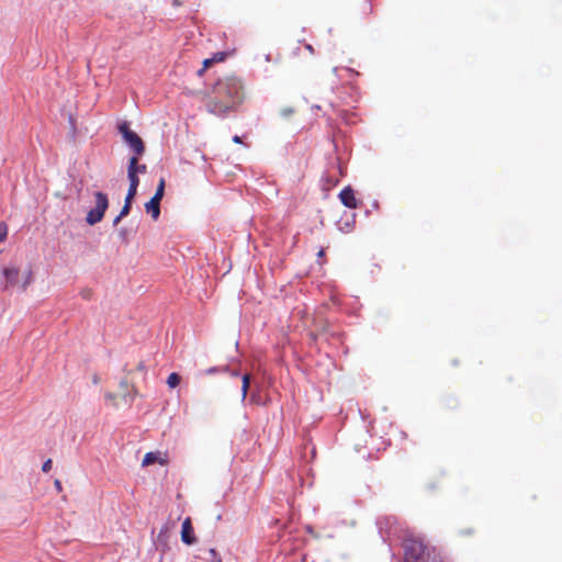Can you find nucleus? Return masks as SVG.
<instances>
[{
  "label": "nucleus",
  "mask_w": 562,
  "mask_h": 562,
  "mask_svg": "<svg viewBox=\"0 0 562 562\" xmlns=\"http://www.w3.org/2000/svg\"><path fill=\"white\" fill-rule=\"evenodd\" d=\"M133 393H134V395L137 394V390L135 387L133 389Z\"/></svg>",
  "instance_id": "473e14b6"
},
{
  "label": "nucleus",
  "mask_w": 562,
  "mask_h": 562,
  "mask_svg": "<svg viewBox=\"0 0 562 562\" xmlns=\"http://www.w3.org/2000/svg\"><path fill=\"white\" fill-rule=\"evenodd\" d=\"M233 142L236 143V144H240L241 143V138L238 135H235L233 137Z\"/></svg>",
  "instance_id": "bb28decb"
},
{
  "label": "nucleus",
  "mask_w": 562,
  "mask_h": 562,
  "mask_svg": "<svg viewBox=\"0 0 562 562\" xmlns=\"http://www.w3.org/2000/svg\"><path fill=\"white\" fill-rule=\"evenodd\" d=\"M211 67V58H205L203 60V67L198 70V76H202L206 69Z\"/></svg>",
  "instance_id": "dca6fc26"
},
{
  "label": "nucleus",
  "mask_w": 562,
  "mask_h": 562,
  "mask_svg": "<svg viewBox=\"0 0 562 562\" xmlns=\"http://www.w3.org/2000/svg\"><path fill=\"white\" fill-rule=\"evenodd\" d=\"M249 384H250V375L249 374H244L243 375V384H241V395H243V398H245L246 395H247V392L249 390Z\"/></svg>",
  "instance_id": "2eb2a0df"
},
{
  "label": "nucleus",
  "mask_w": 562,
  "mask_h": 562,
  "mask_svg": "<svg viewBox=\"0 0 562 562\" xmlns=\"http://www.w3.org/2000/svg\"><path fill=\"white\" fill-rule=\"evenodd\" d=\"M234 53H235V48H231L225 52L213 53V64L225 61L226 58L232 56Z\"/></svg>",
  "instance_id": "f8f14e48"
},
{
  "label": "nucleus",
  "mask_w": 562,
  "mask_h": 562,
  "mask_svg": "<svg viewBox=\"0 0 562 562\" xmlns=\"http://www.w3.org/2000/svg\"><path fill=\"white\" fill-rule=\"evenodd\" d=\"M123 218V216H121L120 214L113 220V226H116L121 220Z\"/></svg>",
  "instance_id": "a878e982"
},
{
  "label": "nucleus",
  "mask_w": 562,
  "mask_h": 562,
  "mask_svg": "<svg viewBox=\"0 0 562 562\" xmlns=\"http://www.w3.org/2000/svg\"><path fill=\"white\" fill-rule=\"evenodd\" d=\"M346 226H347V229H345V228H342V227H341V231H344V232H350V229H351V225H350L349 223H346Z\"/></svg>",
  "instance_id": "c85d7f7f"
},
{
  "label": "nucleus",
  "mask_w": 562,
  "mask_h": 562,
  "mask_svg": "<svg viewBox=\"0 0 562 562\" xmlns=\"http://www.w3.org/2000/svg\"><path fill=\"white\" fill-rule=\"evenodd\" d=\"M324 255H325V250H324L323 248H322V249H319V251H318L317 256H318L319 258H322V257H324Z\"/></svg>",
  "instance_id": "c756f323"
},
{
  "label": "nucleus",
  "mask_w": 562,
  "mask_h": 562,
  "mask_svg": "<svg viewBox=\"0 0 562 562\" xmlns=\"http://www.w3.org/2000/svg\"><path fill=\"white\" fill-rule=\"evenodd\" d=\"M339 199L341 203L349 209L358 207V200L351 187L344 188L339 193Z\"/></svg>",
  "instance_id": "423d86ee"
},
{
  "label": "nucleus",
  "mask_w": 562,
  "mask_h": 562,
  "mask_svg": "<svg viewBox=\"0 0 562 562\" xmlns=\"http://www.w3.org/2000/svg\"><path fill=\"white\" fill-rule=\"evenodd\" d=\"M80 295L83 300H91L92 297V290L91 289H82L81 292H80Z\"/></svg>",
  "instance_id": "f3484780"
},
{
  "label": "nucleus",
  "mask_w": 562,
  "mask_h": 562,
  "mask_svg": "<svg viewBox=\"0 0 562 562\" xmlns=\"http://www.w3.org/2000/svg\"><path fill=\"white\" fill-rule=\"evenodd\" d=\"M125 233H126V231L123 228V229H121L120 235H121V236H124V235H125Z\"/></svg>",
  "instance_id": "2f4dec72"
},
{
  "label": "nucleus",
  "mask_w": 562,
  "mask_h": 562,
  "mask_svg": "<svg viewBox=\"0 0 562 562\" xmlns=\"http://www.w3.org/2000/svg\"><path fill=\"white\" fill-rule=\"evenodd\" d=\"M180 382H181V376L177 372L170 373L168 379H167V384L171 389L178 386L180 384Z\"/></svg>",
  "instance_id": "ddd939ff"
},
{
  "label": "nucleus",
  "mask_w": 562,
  "mask_h": 562,
  "mask_svg": "<svg viewBox=\"0 0 562 562\" xmlns=\"http://www.w3.org/2000/svg\"><path fill=\"white\" fill-rule=\"evenodd\" d=\"M404 562H442L434 548H429L418 538L404 541Z\"/></svg>",
  "instance_id": "f03ea898"
},
{
  "label": "nucleus",
  "mask_w": 562,
  "mask_h": 562,
  "mask_svg": "<svg viewBox=\"0 0 562 562\" xmlns=\"http://www.w3.org/2000/svg\"><path fill=\"white\" fill-rule=\"evenodd\" d=\"M54 485L58 492L61 491V482L59 480H55Z\"/></svg>",
  "instance_id": "393cba45"
},
{
  "label": "nucleus",
  "mask_w": 562,
  "mask_h": 562,
  "mask_svg": "<svg viewBox=\"0 0 562 562\" xmlns=\"http://www.w3.org/2000/svg\"><path fill=\"white\" fill-rule=\"evenodd\" d=\"M135 196H136V194H131V193L127 192V194L125 196L124 204H127V205L132 206Z\"/></svg>",
  "instance_id": "4be33fe9"
},
{
  "label": "nucleus",
  "mask_w": 562,
  "mask_h": 562,
  "mask_svg": "<svg viewBox=\"0 0 562 562\" xmlns=\"http://www.w3.org/2000/svg\"><path fill=\"white\" fill-rule=\"evenodd\" d=\"M142 156H132L128 159L127 173H130L131 169H134V176H138V173H145L147 171V166L145 164H139V158Z\"/></svg>",
  "instance_id": "1a4fd4ad"
},
{
  "label": "nucleus",
  "mask_w": 562,
  "mask_h": 562,
  "mask_svg": "<svg viewBox=\"0 0 562 562\" xmlns=\"http://www.w3.org/2000/svg\"><path fill=\"white\" fill-rule=\"evenodd\" d=\"M195 154H198L200 156L201 160L206 161V157L204 154H200V151L198 149L195 150Z\"/></svg>",
  "instance_id": "cd10ccee"
},
{
  "label": "nucleus",
  "mask_w": 562,
  "mask_h": 562,
  "mask_svg": "<svg viewBox=\"0 0 562 562\" xmlns=\"http://www.w3.org/2000/svg\"><path fill=\"white\" fill-rule=\"evenodd\" d=\"M52 463H53V462H52V460H50V459H47V460L43 463V465H42V471H43V472H45V473L49 472V471H50V469H52Z\"/></svg>",
  "instance_id": "aec40b11"
},
{
  "label": "nucleus",
  "mask_w": 562,
  "mask_h": 562,
  "mask_svg": "<svg viewBox=\"0 0 562 562\" xmlns=\"http://www.w3.org/2000/svg\"><path fill=\"white\" fill-rule=\"evenodd\" d=\"M120 386H121L122 389H124V390H127V387H128V382H127V380H125V379H124V380H122V381L120 382Z\"/></svg>",
  "instance_id": "b1692460"
},
{
  "label": "nucleus",
  "mask_w": 562,
  "mask_h": 562,
  "mask_svg": "<svg viewBox=\"0 0 562 562\" xmlns=\"http://www.w3.org/2000/svg\"><path fill=\"white\" fill-rule=\"evenodd\" d=\"M127 178L130 181V187L127 192L131 194H137V188L139 186V178L138 176H134V169L130 170V173H127Z\"/></svg>",
  "instance_id": "9b49d317"
},
{
  "label": "nucleus",
  "mask_w": 562,
  "mask_h": 562,
  "mask_svg": "<svg viewBox=\"0 0 562 562\" xmlns=\"http://www.w3.org/2000/svg\"><path fill=\"white\" fill-rule=\"evenodd\" d=\"M181 540L183 543L190 546L195 542L194 530L190 518H186L182 522Z\"/></svg>",
  "instance_id": "0eeeda50"
},
{
  "label": "nucleus",
  "mask_w": 562,
  "mask_h": 562,
  "mask_svg": "<svg viewBox=\"0 0 562 562\" xmlns=\"http://www.w3.org/2000/svg\"><path fill=\"white\" fill-rule=\"evenodd\" d=\"M20 270L16 267H5L2 270L3 281L1 282V290L8 291L19 283Z\"/></svg>",
  "instance_id": "39448f33"
},
{
  "label": "nucleus",
  "mask_w": 562,
  "mask_h": 562,
  "mask_svg": "<svg viewBox=\"0 0 562 562\" xmlns=\"http://www.w3.org/2000/svg\"><path fill=\"white\" fill-rule=\"evenodd\" d=\"M131 209H132L131 205L124 204L122 210H121V212H120V215L123 216V217L127 216L130 214V212H131Z\"/></svg>",
  "instance_id": "412c9836"
},
{
  "label": "nucleus",
  "mask_w": 562,
  "mask_h": 562,
  "mask_svg": "<svg viewBox=\"0 0 562 562\" xmlns=\"http://www.w3.org/2000/svg\"><path fill=\"white\" fill-rule=\"evenodd\" d=\"M8 234V228L4 223H0V243L5 239Z\"/></svg>",
  "instance_id": "a211bd4d"
},
{
  "label": "nucleus",
  "mask_w": 562,
  "mask_h": 562,
  "mask_svg": "<svg viewBox=\"0 0 562 562\" xmlns=\"http://www.w3.org/2000/svg\"><path fill=\"white\" fill-rule=\"evenodd\" d=\"M160 202L161 200L151 196V199L145 203V210L151 215L154 221H157L160 216Z\"/></svg>",
  "instance_id": "6e6552de"
},
{
  "label": "nucleus",
  "mask_w": 562,
  "mask_h": 562,
  "mask_svg": "<svg viewBox=\"0 0 562 562\" xmlns=\"http://www.w3.org/2000/svg\"><path fill=\"white\" fill-rule=\"evenodd\" d=\"M156 462H158V463H160L161 465H164V464H166V463H167V459L161 458L160 452H153V451H150V452H147V453L145 454V457H144V459H143L142 464H143L144 467H146V465L154 464V463H156Z\"/></svg>",
  "instance_id": "9d476101"
},
{
  "label": "nucleus",
  "mask_w": 562,
  "mask_h": 562,
  "mask_svg": "<svg viewBox=\"0 0 562 562\" xmlns=\"http://www.w3.org/2000/svg\"><path fill=\"white\" fill-rule=\"evenodd\" d=\"M136 369L140 372H146V366H145L144 361L138 362Z\"/></svg>",
  "instance_id": "5701e85b"
},
{
  "label": "nucleus",
  "mask_w": 562,
  "mask_h": 562,
  "mask_svg": "<svg viewBox=\"0 0 562 562\" xmlns=\"http://www.w3.org/2000/svg\"><path fill=\"white\" fill-rule=\"evenodd\" d=\"M306 48H307L308 50H312V46H311V45H306Z\"/></svg>",
  "instance_id": "72a5a7b5"
},
{
  "label": "nucleus",
  "mask_w": 562,
  "mask_h": 562,
  "mask_svg": "<svg viewBox=\"0 0 562 562\" xmlns=\"http://www.w3.org/2000/svg\"><path fill=\"white\" fill-rule=\"evenodd\" d=\"M32 281V272L29 271L27 274H26V278L24 280V282L21 284V290L22 291H25L26 288L29 286V284L31 283Z\"/></svg>",
  "instance_id": "6ab92c4d"
},
{
  "label": "nucleus",
  "mask_w": 562,
  "mask_h": 562,
  "mask_svg": "<svg viewBox=\"0 0 562 562\" xmlns=\"http://www.w3.org/2000/svg\"><path fill=\"white\" fill-rule=\"evenodd\" d=\"M95 205L91 209L86 217V222L89 225H95L101 222L104 217V213L109 207L108 195L101 191L94 193Z\"/></svg>",
  "instance_id": "20e7f679"
},
{
  "label": "nucleus",
  "mask_w": 562,
  "mask_h": 562,
  "mask_svg": "<svg viewBox=\"0 0 562 562\" xmlns=\"http://www.w3.org/2000/svg\"><path fill=\"white\" fill-rule=\"evenodd\" d=\"M244 100V88L238 78L218 80L213 86V113L224 114L235 110Z\"/></svg>",
  "instance_id": "f257e3e1"
},
{
  "label": "nucleus",
  "mask_w": 562,
  "mask_h": 562,
  "mask_svg": "<svg viewBox=\"0 0 562 562\" xmlns=\"http://www.w3.org/2000/svg\"><path fill=\"white\" fill-rule=\"evenodd\" d=\"M215 555H216L215 551L213 550V562H221V560H215V558H216Z\"/></svg>",
  "instance_id": "7c9ffc66"
},
{
  "label": "nucleus",
  "mask_w": 562,
  "mask_h": 562,
  "mask_svg": "<svg viewBox=\"0 0 562 562\" xmlns=\"http://www.w3.org/2000/svg\"><path fill=\"white\" fill-rule=\"evenodd\" d=\"M165 188H166V180H165V178H160L157 189H156V192L153 196L157 198L159 200H162L164 194H165Z\"/></svg>",
  "instance_id": "4468645a"
},
{
  "label": "nucleus",
  "mask_w": 562,
  "mask_h": 562,
  "mask_svg": "<svg viewBox=\"0 0 562 562\" xmlns=\"http://www.w3.org/2000/svg\"><path fill=\"white\" fill-rule=\"evenodd\" d=\"M117 130L121 133L124 142L133 150V156H143L145 153V144L137 133L130 128V123L123 121L117 125Z\"/></svg>",
  "instance_id": "7ed1b4c3"
}]
</instances>
